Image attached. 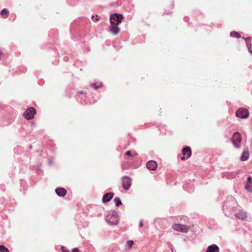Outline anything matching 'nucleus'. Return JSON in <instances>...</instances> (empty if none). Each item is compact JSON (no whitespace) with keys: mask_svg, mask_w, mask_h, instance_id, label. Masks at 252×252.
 Returning a JSON list of instances; mask_svg holds the SVG:
<instances>
[{"mask_svg":"<svg viewBox=\"0 0 252 252\" xmlns=\"http://www.w3.org/2000/svg\"><path fill=\"white\" fill-rule=\"evenodd\" d=\"M236 202L234 198H231L229 201H227L223 205L222 210L225 215L229 217H232L235 213V206Z\"/></svg>","mask_w":252,"mask_h":252,"instance_id":"nucleus-1","label":"nucleus"},{"mask_svg":"<svg viewBox=\"0 0 252 252\" xmlns=\"http://www.w3.org/2000/svg\"><path fill=\"white\" fill-rule=\"evenodd\" d=\"M105 220L110 225H116L119 222L118 212L115 210L110 211L105 217Z\"/></svg>","mask_w":252,"mask_h":252,"instance_id":"nucleus-2","label":"nucleus"},{"mask_svg":"<svg viewBox=\"0 0 252 252\" xmlns=\"http://www.w3.org/2000/svg\"><path fill=\"white\" fill-rule=\"evenodd\" d=\"M123 18V15L114 13L111 15L110 17V23L113 25H119L121 23Z\"/></svg>","mask_w":252,"mask_h":252,"instance_id":"nucleus-3","label":"nucleus"},{"mask_svg":"<svg viewBox=\"0 0 252 252\" xmlns=\"http://www.w3.org/2000/svg\"><path fill=\"white\" fill-rule=\"evenodd\" d=\"M241 140L242 138L240 134L238 132H234L231 138V141L236 148H239L240 147L239 143L241 142Z\"/></svg>","mask_w":252,"mask_h":252,"instance_id":"nucleus-4","label":"nucleus"},{"mask_svg":"<svg viewBox=\"0 0 252 252\" xmlns=\"http://www.w3.org/2000/svg\"><path fill=\"white\" fill-rule=\"evenodd\" d=\"M249 113L248 110L244 108H240L236 112V117L246 119L248 117Z\"/></svg>","mask_w":252,"mask_h":252,"instance_id":"nucleus-5","label":"nucleus"},{"mask_svg":"<svg viewBox=\"0 0 252 252\" xmlns=\"http://www.w3.org/2000/svg\"><path fill=\"white\" fill-rule=\"evenodd\" d=\"M36 110L32 107L27 109L24 113V116L27 120L32 119L36 114Z\"/></svg>","mask_w":252,"mask_h":252,"instance_id":"nucleus-6","label":"nucleus"},{"mask_svg":"<svg viewBox=\"0 0 252 252\" xmlns=\"http://www.w3.org/2000/svg\"><path fill=\"white\" fill-rule=\"evenodd\" d=\"M122 187L126 190L129 189L131 185V179L127 176L122 178Z\"/></svg>","mask_w":252,"mask_h":252,"instance_id":"nucleus-7","label":"nucleus"},{"mask_svg":"<svg viewBox=\"0 0 252 252\" xmlns=\"http://www.w3.org/2000/svg\"><path fill=\"white\" fill-rule=\"evenodd\" d=\"M172 228L176 231L183 233H186L189 230V228L187 225L182 224H174L173 225Z\"/></svg>","mask_w":252,"mask_h":252,"instance_id":"nucleus-8","label":"nucleus"},{"mask_svg":"<svg viewBox=\"0 0 252 252\" xmlns=\"http://www.w3.org/2000/svg\"><path fill=\"white\" fill-rule=\"evenodd\" d=\"M233 216L242 220H246L247 218V213L243 210H239V212L234 213Z\"/></svg>","mask_w":252,"mask_h":252,"instance_id":"nucleus-9","label":"nucleus"},{"mask_svg":"<svg viewBox=\"0 0 252 252\" xmlns=\"http://www.w3.org/2000/svg\"><path fill=\"white\" fill-rule=\"evenodd\" d=\"M147 167L150 170H155L157 169L158 164L154 160L149 161L146 164Z\"/></svg>","mask_w":252,"mask_h":252,"instance_id":"nucleus-10","label":"nucleus"},{"mask_svg":"<svg viewBox=\"0 0 252 252\" xmlns=\"http://www.w3.org/2000/svg\"><path fill=\"white\" fill-rule=\"evenodd\" d=\"M114 196V193L112 192H108L105 193L102 197V202L106 203L112 199Z\"/></svg>","mask_w":252,"mask_h":252,"instance_id":"nucleus-11","label":"nucleus"},{"mask_svg":"<svg viewBox=\"0 0 252 252\" xmlns=\"http://www.w3.org/2000/svg\"><path fill=\"white\" fill-rule=\"evenodd\" d=\"M111 25L109 28L110 32L114 35L118 34L120 31V28L118 27V25Z\"/></svg>","mask_w":252,"mask_h":252,"instance_id":"nucleus-12","label":"nucleus"},{"mask_svg":"<svg viewBox=\"0 0 252 252\" xmlns=\"http://www.w3.org/2000/svg\"><path fill=\"white\" fill-rule=\"evenodd\" d=\"M245 188L248 191H252V178L251 176H249L247 178V182Z\"/></svg>","mask_w":252,"mask_h":252,"instance_id":"nucleus-13","label":"nucleus"},{"mask_svg":"<svg viewBox=\"0 0 252 252\" xmlns=\"http://www.w3.org/2000/svg\"><path fill=\"white\" fill-rule=\"evenodd\" d=\"M182 153L184 156H186V158H189L191 155V151L190 147L187 146L183 149Z\"/></svg>","mask_w":252,"mask_h":252,"instance_id":"nucleus-14","label":"nucleus"},{"mask_svg":"<svg viewBox=\"0 0 252 252\" xmlns=\"http://www.w3.org/2000/svg\"><path fill=\"white\" fill-rule=\"evenodd\" d=\"M219 248L215 244L208 246L205 252H219Z\"/></svg>","mask_w":252,"mask_h":252,"instance_id":"nucleus-15","label":"nucleus"},{"mask_svg":"<svg viewBox=\"0 0 252 252\" xmlns=\"http://www.w3.org/2000/svg\"><path fill=\"white\" fill-rule=\"evenodd\" d=\"M55 191L57 194L60 197H64L66 194V190L62 188L56 189Z\"/></svg>","mask_w":252,"mask_h":252,"instance_id":"nucleus-16","label":"nucleus"},{"mask_svg":"<svg viewBox=\"0 0 252 252\" xmlns=\"http://www.w3.org/2000/svg\"><path fill=\"white\" fill-rule=\"evenodd\" d=\"M249 152L248 149H246L243 152L242 156L240 158V159L242 161H246L249 158Z\"/></svg>","mask_w":252,"mask_h":252,"instance_id":"nucleus-17","label":"nucleus"},{"mask_svg":"<svg viewBox=\"0 0 252 252\" xmlns=\"http://www.w3.org/2000/svg\"><path fill=\"white\" fill-rule=\"evenodd\" d=\"M236 176V173L234 172H225L223 173V177H226L227 179H233Z\"/></svg>","mask_w":252,"mask_h":252,"instance_id":"nucleus-18","label":"nucleus"},{"mask_svg":"<svg viewBox=\"0 0 252 252\" xmlns=\"http://www.w3.org/2000/svg\"><path fill=\"white\" fill-rule=\"evenodd\" d=\"M134 244V241L133 240H128L126 242V249H131Z\"/></svg>","mask_w":252,"mask_h":252,"instance_id":"nucleus-19","label":"nucleus"},{"mask_svg":"<svg viewBox=\"0 0 252 252\" xmlns=\"http://www.w3.org/2000/svg\"><path fill=\"white\" fill-rule=\"evenodd\" d=\"M9 13L8 10L6 8H3L0 12V14L4 17L7 18Z\"/></svg>","mask_w":252,"mask_h":252,"instance_id":"nucleus-20","label":"nucleus"},{"mask_svg":"<svg viewBox=\"0 0 252 252\" xmlns=\"http://www.w3.org/2000/svg\"><path fill=\"white\" fill-rule=\"evenodd\" d=\"M231 37H235L237 38H241V35L236 32H232L230 33Z\"/></svg>","mask_w":252,"mask_h":252,"instance_id":"nucleus-21","label":"nucleus"},{"mask_svg":"<svg viewBox=\"0 0 252 252\" xmlns=\"http://www.w3.org/2000/svg\"><path fill=\"white\" fill-rule=\"evenodd\" d=\"M114 201L117 207L120 206L122 204L121 199L119 197H116L114 199Z\"/></svg>","mask_w":252,"mask_h":252,"instance_id":"nucleus-22","label":"nucleus"},{"mask_svg":"<svg viewBox=\"0 0 252 252\" xmlns=\"http://www.w3.org/2000/svg\"><path fill=\"white\" fill-rule=\"evenodd\" d=\"M0 252H9V251L4 246L0 245Z\"/></svg>","mask_w":252,"mask_h":252,"instance_id":"nucleus-23","label":"nucleus"},{"mask_svg":"<svg viewBox=\"0 0 252 252\" xmlns=\"http://www.w3.org/2000/svg\"><path fill=\"white\" fill-rule=\"evenodd\" d=\"M92 86H93L94 87V89L95 90H97L98 89V88H100L102 87V83H100L98 86H97L95 85V83H93L92 84Z\"/></svg>","mask_w":252,"mask_h":252,"instance_id":"nucleus-24","label":"nucleus"},{"mask_svg":"<svg viewBox=\"0 0 252 252\" xmlns=\"http://www.w3.org/2000/svg\"><path fill=\"white\" fill-rule=\"evenodd\" d=\"M242 38L243 39H244L246 41V42H247L248 41H251V37H247V38L243 37Z\"/></svg>","mask_w":252,"mask_h":252,"instance_id":"nucleus-25","label":"nucleus"},{"mask_svg":"<svg viewBox=\"0 0 252 252\" xmlns=\"http://www.w3.org/2000/svg\"><path fill=\"white\" fill-rule=\"evenodd\" d=\"M62 249L63 252H69V251L68 250H65L64 247L63 246H62Z\"/></svg>","mask_w":252,"mask_h":252,"instance_id":"nucleus-26","label":"nucleus"},{"mask_svg":"<svg viewBox=\"0 0 252 252\" xmlns=\"http://www.w3.org/2000/svg\"><path fill=\"white\" fill-rule=\"evenodd\" d=\"M72 252H81L78 249V248H74L73 250H72Z\"/></svg>","mask_w":252,"mask_h":252,"instance_id":"nucleus-27","label":"nucleus"},{"mask_svg":"<svg viewBox=\"0 0 252 252\" xmlns=\"http://www.w3.org/2000/svg\"><path fill=\"white\" fill-rule=\"evenodd\" d=\"M126 155H128V156H131V153L130 151H127L126 153Z\"/></svg>","mask_w":252,"mask_h":252,"instance_id":"nucleus-28","label":"nucleus"},{"mask_svg":"<svg viewBox=\"0 0 252 252\" xmlns=\"http://www.w3.org/2000/svg\"><path fill=\"white\" fill-rule=\"evenodd\" d=\"M139 226H140V227L143 226V221L142 220L140 221Z\"/></svg>","mask_w":252,"mask_h":252,"instance_id":"nucleus-29","label":"nucleus"},{"mask_svg":"<svg viewBox=\"0 0 252 252\" xmlns=\"http://www.w3.org/2000/svg\"><path fill=\"white\" fill-rule=\"evenodd\" d=\"M186 158V156H184L183 157L181 158V159L182 160H185Z\"/></svg>","mask_w":252,"mask_h":252,"instance_id":"nucleus-30","label":"nucleus"},{"mask_svg":"<svg viewBox=\"0 0 252 252\" xmlns=\"http://www.w3.org/2000/svg\"><path fill=\"white\" fill-rule=\"evenodd\" d=\"M78 93H79V94H84V92H83V91H79V92H78Z\"/></svg>","mask_w":252,"mask_h":252,"instance_id":"nucleus-31","label":"nucleus"},{"mask_svg":"<svg viewBox=\"0 0 252 252\" xmlns=\"http://www.w3.org/2000/svg\"><path fill=\"white\" fill-rule=\"evenodd\" d=\"M1 55H2V52L1 51H0V57L1 56Z\"/></svg>","mask_w":252,"mask_h":252,"instance_id":"nucleus-32","label":"nucleus"},{"mask_svg":"<svg viewBox=\"0 0 252 252\" xmlns=\"http://www.w3.org/2000/svg\"><path fill=\"white\" fill-rule=\"evenodd\" d=\"M96 21H98V19L97 18H96L95 19Z\"/></svg>","mask_w":252,"mask_h":252,"instance_id":"nucleus-33","label":"nucleus"}]
</instances>
